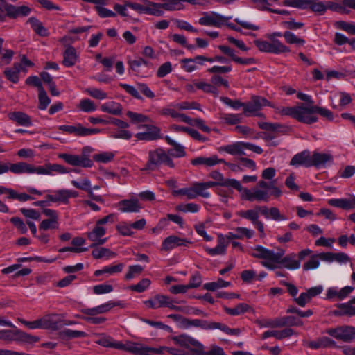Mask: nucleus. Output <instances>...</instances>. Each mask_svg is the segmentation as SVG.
Wrapping results in <instances>:
<instances>
[{"label": "nucleus", "mask_w": 355, "mask_h": 355, "mask_svg": "<svg viewBox=\"0 0 355 355\" xmlns=\"http://www.w3.org/2000/svg\"><path fill=\"white\" fill-rule=\"evenodd\" d=\"M250 254L257 259H261V265L269 270L279 268V265L286 269L293 270L300 268L301 261L297 259L295 253H291L284 257L285 251L278 248L277 252L257 245L252 247Z\"/></svg>", "instance_id": "obj_1"}, {"label": "nucleus", "mask_w": 355, "mask_h": 355, "mask_svg": "<svg viewBox=\"0 0 355 355\" xmlns=\"http://www.w3.org/2000/svg\"><path fill=\"white\" fill-rule=\"evenodd\" d=\"M10 171L15 174L36 173L38 175H53V173L64 174L69 172L63 166L46 163L43 166H35L24 162L17 163H3L0 162V175Z\"/></svg>", "instance_id": "obj_2"}, {"label": "nucleus", "mask_w": 355, "mask_h": 355, "mask_svg": "<svg viewBox=\"0 0 355 355\" xmlns=\"http://www.w3.org/2000/svg\"><path fill=\"white\" fill-rule=\"evenodd\" d=\"M275 113L282 117L290 116L301 123L312 124L318 121L315 114V105H306L302 103L295 106H279L275 107Z\"/></svg>", "instance_id": "obj_3"}, {"label": "nucleus", "mask_w": 355, "mask_h": 355, "mask_svg": "<svg viewBox=\"0 0 355 355\" xmlns=\"http://www.w3.org/2000/svg\"><path fill=\"white\" fill-rule=\"evenodd\" d=\"M96 343L105 347L125 350L135 355L147 354L148 352H158L153 349L146 348L145 345L141 343L127 342L123 344L121 342H116L112 337L107 336H103L96 341Z\"/></svg>", "instance_id": "obj_4"}, {"label": "nucleus", "mask_w": 355, "mask_h": 355, "mask_svg": "<svg viewBox=\"0 0 355 355\" xmlns=\"http://www.w3.org/2000/svg\"><path fill=\"white\" fill-rule=\"evenodd\" d=\"M161 165H165L174 168L175 164L169 156L168 151L162 148H157L148 152V161L143 170L155 171Z\"/></svg>", "instance_id": "obj_5"}, {"label": "nucleus", "mask_w": 355, "mask_h": 355, "mask_svg": "<svg viewBox=\"0 0 355 355\" xmlns=\"http://www.w3.org/2000/svg\"><path fill=\"white\" fill-rule=\"evenodd\" d=\"M174 344L189 349L188 355H204V345L187 334L172 336Z\"/></svg>", "instance_id": "obj_6"}, {"label": "nucleus", "mask_w": 355, "mask_h": 355, "mask_svg": "<svg viewBox=\"0 0 355 355\" xmlns=\"http://www.w3.org/2000/svg\"><path fill=\"white\" fill-rule=\"evenodd\" d=\"M265 106L272 107L275 112V107H279V106L272 104L265 98L259 96H253L249 102L245 103L243 113L248 116H255L264 118V114L260 112V110Z\"/></svg>", "instance_id": "obj_7"}, {"label": "nucleus", "mask_w": 355, "mask_h": 355, "mask_svg": "<svg viewBox=\"0 0 355 355\" xmlns=\"http://www.w3.org/2000/svg\"><path fill=\"white\" fill-rule=\"evenodd\" d=\"M254 44L259 51L274 54H282L290 53L291 49L282 42H277L270 40L265 41L261 40H254Z\"/></svg>", "instance_id": "obj_8"}, {"label": "nucleus", "mask_w": 355, "mask_h": 355, "mask_svg": "<svg viewBox=\"0 0 355 355\" xmlns=\"http://www.w3.org/2000/svg\"><path fill=\"white\" fill-rule=\"evenodd\" d=\"M326 333L333 338L345 343H351L355 339V327L343 325L335 328H329Z\"/></svg>", "instance_id": "obj_9"}, {"label": "nucleus", "mask_w": 355, "mask_h": 355, "mask_svg": "<svg viewBox=\"0 0 355 355\" xmlns=\"http://www.w3.org/2000/svg\"><path fill=\"white\" fill-rule=\"evenodd\" d=\"M78 193L75 190L60 189L55 190L51 194H48L46 199L52 202L67 205L71 198H76Z\"/></svg>", "instance_id": "obj_10"}, {"label": "nucleus", "mask_w": 355, "mask_h": 355, "mask_svg": "<svg viewBox=\"0 0 355 355\" xmlns=\"http://www.w3.org/2000/svg\"><path fill=\"white\" fill-rule=\"evenodd\" d=\"M232 17H226L218 13L212 12L211 13L205 12L198 22L202 26H214L220 28L226 24V21L231 19Z\"/></svg>", "instance_id": "obj_11"}, {"label": "nucleus", "mask_w": 355, "mask_h": 355, "mask_svg": "<svg viewBox=\"0 0 355 355\" xmlns=\"http://www.w3.org/2000/svg\"><path fill=\"white\" fill-rule=\"evenodd\" d=\"M145 128L146 131L138 132L135 137L139 140L153 141L162 137L161 130L157 126L151 124H145L138 126V128Z\"/></svg>", "instance_id": "obj_12"}, {"label": "nucleus", "mask_w": 355, "mask_h": 355, "mask_svg": "<svg viewBox=\"0 0 355 355\" xmlns=\"http://www.w3.org/2000/svg\"><path fill=\"white\" fill-rule=\"evenodd\" d=\"M60 130L66 132L69 134H73L76 136H88L91 135L98 134L101 132V130L98 128H87L83 127L81 124L78 123L75 125H60L58 127Z\"/></svg>", "instance_id": "obj_13"}, {"label": "nucleus", "mask_w": 355, "mask_h": 355, "mask_svg": "<svg viewBox=\"0 0 355 355\" xmlns=\"http://www.w3.org/2000/svg\"><path fill=\"white\" fill-rule=\"evenodd\" d=\"M115 306L123 307V304L121 302H112L109 301L106 303L98 305L93 308H83L80 310L81 313L84 315H96L98 314H103L107 313L112 308Z\"/></svg>", "instance_id": "obj_14"}, {"label": "nucleus", "mask_w": 355, "mask_h": 355, "mask_svg": "<svg viewBox=\"0 0 355 355\" xmlns=\"http://www.w3.org/2000/svg\"><path fill=\"white\" fill-rule=\"evenodd\" d=\"M59 157L63 159L67 164L74 166H82L85 168L91 167L92 161L85 155H76L63 153L59 155Z\"/></svg>", "instance_id": "obj_15"}, {"label": "nucleus", "mask_w": 355, "mask_h": 355, "mask_svg": "<svg viewBox=\"0 0 355 355\" xmlns=\"http://www.w3.org/2000/svg\"><path fill=\"white\" fill-rule=\"evenodd\" d=\"M127 6L135 10L139 14H149L155 16H160V12L157 10V3L148 1H144V3H128Z\"/></svg>", "instance_id": "obj_16"}, {"label": "nucleus", "mask_w": 355, "mask_h": 355, "mask_svg": "<svg viewBox=\"0 0 355 355\" xmlns=\"http://www.w3.org/2000/svg\"><path fill=\"white\" fill-rule=\"evenodd\" d=\"M106 229L105 227H100L96 224L90 232H87L88 239L92 242L90 248L103 245L107 241V238H103Z\"/></svg>", "instance_id": "obj_17"}, {"label": "nucleus", "mask_w": 355, "mask_h": 355, "mask_svg": "<svg viewBox=\"0 0 355 355\" xmlns=\"http://www.w3.org/2000/svg\"><path fill=\"white\" fill-rule=\"evenodd\" d=\"M270 198V193L268 190L254 187L252 189H247L244 200L253 202H268Z\"/></svg>", "instance_id": "obj_18"}, {"label": "nucleus", "mask_w": 355, "mask_h": 355, "mask_svg": "<svg viewBox=\"0 0 355 355\" xmlns=\"http://www.w3.org/2000/svg\"><path fill=\"white\" fill-rule=\"evenodd\" d=\"M346 8L355 10V0L327 1V10L329 9L340 13H347L348 11Z\"/></svg>", "instance_id": "obj_19"}, {"label": "nucleus", "mask_w": 355, "mask_h": 355, "mask_svg": "<svg viewBox=\"0 0 355 355\" xmlns=\"http://www.w3.org/2000/svg\"><path fill=\"white\" fill-rule=\"evenodd\" d=\"M205 62H206V59L203 55H197L193 58H185L180 61L182 68L189 73L197 70L199 66L204 64Z\"/></svg>", "instance_id": "obj_20"}, {"label": "nucleus", "mask_w": 355, "mask_h": 355, "mask_svg": "<svg viewBox=\"0 0 355 355\" xmlns=\"http://www.w3.org/2000/svg\"><path fill=\"white\" fill-rule=\"evenodd\" d=\"M188 243H190V241L186 239L172 235L166 237L163 241L162 244V250L170 251L179 246H186Z\"/></svg>", "instance_id": "obj_21"}, {"label": "nucleus", "mask_w": 355, "mask_h": 355, "mask_svg": "<svg viewBox=\"0 0 355 355\" xmlns=\"http://www.w3.org/2000/svg\"><path fill=\"white\" fill-rule=\"evenodd\" d=\"M57 316L55 314H49L40 318L41 329L53 331L59 329L62 327V320L56 319Z\"/></svg>", "instance_id": "obj_22"}, {"label": "nucleus", "mask_w": 355, "mask_h": 355, "mask_svg": "<svg viewBox=\"0 0 355 355\" xmlns=\"http://www.w3.org/2000/svg\"><path fill=\"white\" fill-rule=\"evenodd\" d=\"M191 163L193 166H205L206 167H212L217 164L225 163L223 159H220L217 155L211 157H197L191 160Z\"/></svg>", "instance_id": "obj_23"}, {"label": "nucleus", "mask_w": 355, "mask_h": 355, "mask_svg": "<svg viewBox=\"0 0 355 355\" xmlns=\"http://www.w3.org/2000/svg\"><path fill=\"white\" fill-rule=\"evenodd\" d=\"M219 152H225L231 155H246L244 148V142L237 141L231 144L220 146Z\"/></svg>", "instance_id": "obj_24"}, {"label": "nucleus", "mask_w": 355, "mask_h": 355, "mask_svg": "<svg viewBox=\"0 0 355 355\" xmlns=\"http://www.w3.org/2000/svg\"><path fill=\"white\" fill-rule=\"evenodd\" d=\"M141 208L137 199L123 200L119 202V210L121 212L137 213Z\"/></svg>", "instance_id": "obj_25"}, {"label": "nucleus", "mask_w": 355, "mask_h": 355, "mask_svg": "<svg viewBox=\"0 0 355 355\" xmlns=\"http://www.w3.org/2000/svg\"><path fill=\"white\" fill-rule=\"evenodd\" d=\"M307 345L309 347L314 349L319 348L339 347L334 340L327 336L320 337L315 340L310 341L308 343Z\"/></svg>", "instance_id": "obj_26"}, {"label": "nucleus", "mask_w": 355, "mask_h": 355, "mask_svg": "<svg viewBox=\"0 0 355 355\" xmlns=\"http://www.w3.org/2000/svg\"><path fill=\"white\" fill-rule=\"evenodd\" d=\"M333 157L329 153L314 152L311 155V166L324 167L327 164L332 162Z\"/></svg>", "instance_id": "obj_27"}, {"label": "nucleus", "mask_w": 355, "mask_h": 355, "mask_svg": "<svg viewBox=\"0 0 355 355\" xmlns=\"http://www.w3.org/2000/svg\"><path fill=\"white\" fill-rule=\"evenodd\" d=\"M228 243L222 234L218 236V244L216 247L211 248L205 247V251L211 256L223 255L226 253Z\"/></svg>", "instance_id": "obj_28"}, {"label": "nucleus", "mask_w": 355, "mask_h": 355, "mask_svg": "<svg viewBox=\"0 0 355 355\" xmlns=\"http://www.w3.org/2000/svg\"><path fill=\"white\" fill-rule=\"evenodd\" d=\"M290 164L295 166H311V155L309 151L304 150L300 153L296 154L291 160Z\"/></svg>", "instance_id": "obj_29"}, {"label": "nucleus", "mask_w": 355, "mask_h": 355, "mask_svg": "<svg viewBox=\"0 0 355 355\" xmlns=\"http://www.w3.org/2000/svg\"><path fill=\"white\" fill-rule=\"evenodd\" d=\"M328 204L343 209H352L355 207V196L349 198L330 199L328 201Z\"/></svg>", "instance_id": "obj_30"}, {"label": "nucleus", "mask_w": 355, "mask_h": 355, "mask_svg": "<svg viewBox=\"0 0 355 355\" xmlns=\"http://www.w3.org/2000/svg\"><path fill=\"white\" fill-rule=\"evenodd\" d=\"M164 139L168 144L173 146L174 148L173 150L171 149V150H168V155L171 158L172 157L180 158V157H184L186 156L185 148L183 146L177 143L175 140L171 139L169 136H166L164 137Z\"/></svg>", "instance_id": "obj_31"}, {"label": "nucleus", "mask_w": 355, "mask_h": 355, "mask_svg": "<svg viewBox=\"0 0 355 355\" xmlns=\"http://www.w3.org/2000/svg\"><path fill=\"white\" fill-rule=\"evenodd\" d=\"M156 8L160 12V16L163 15V10H181L182 6V0H163V3H157Z\"/></svg>", "instance_id": "obj_32"}, {"label": "nucleus", "mask_w": 355, "mask_h": 355, "mask_svg": "<svg viewBox=\"0 0 355 355\" xmlns=\"http://www.w3.org/2000/svg\"><path fill=\"white\" fill-rule=\"evenodd\" d=\"M78 60V55L73 46H68L63 53V64L67 67H72Z\"/></svg>", "instance_id": "obj_33"}, {"label": "nucleus", "mask_w": 355, "mask_h": 355, "mask_svg": "<svg viewBox=\"0 0 355 355\" xmlns=\"http://www.w3.org/2000/svg\"><path fill=\"white\" fill-rule=\"evenodd\" d=\"M157 308L168 307L171 310L184 311V308L173 304V301L168 296L164 295H155Z\"/></svg>", "instance_id": "obj_34"}, {"label": "nucleus", "mask_w": 355, "mask_h": 355, "mask_svg": "<svg viewBox=\"0 0 355 355\" xmlns=\"http://www.w3.org/2000/svg\"><path fill=\"white\" fill-rule=\"evenodd\" d=\"M40 338L38 336H33L22 331L19 329L14 331V339L13 341L21 342L26 344H33L39 341Z\"/></svg>", "instance_id": "obj_35"}, {"label": "nucleus", "mask_w": 355, "mask_h": 355, "mask_svg": "<svg viewBox=\"0 0 355 355\" xmlns=\"http://www.w3.org/2000/svg\"><path fill=\"white\" fill-rule=\"evenodd\" d=\"M10 120L15 121L16 123L24 126H30L32 125L30 116L22 112H13L8 115Z\"/></svg>", "instance_id": "obj_36"}, {"label": "nucleus", "mask_w": 355, "mask_h": 355, "mask_svg": "<svg viewBox=\"0 0 355 355\" xmlns=\"http://www.w3.org/2000/svg\"><path fill=\"white\" fill-rule=\"evenodd\" d=\"M101 110L112 115H121L122 113V105L115 101H108L101 105Z\"/></svg>", "instance_id": "obj_37"}, {"label": "nucleus", "mask_w": 355, "mask_h": 355, "mask_svg": "<svg viewBox=\"0 0 355 355\" xmlns=\"http://www.w3.org/2000/svg\"><path fill=\"white\" fill-rule=\"evenodd\" d=\"M295 334L294 330L291 328H286L281 331H266L262 335V338L266 339L273 336L278 340L290 337Z\"/></svg>", "instance_id": "obj_38"}, {"label": "nucleus", "mask_w": 355, "mask_h": 355, "mask_svg": "<svg viewBox=\"0 0 355 355\" xmlns=\"http://www.w3.org/2000/svg\"><path fill=\"white\" fill-rule=\"evenodd\" d=\"M257 323L261 327L279 328L285 327L283 317L275 319H263L257 320Z\"/></svg>", "instance_id": "obj_39"}, {"label": "nucleus", "mask_w": 355, "mask_h": 355, "mask_svg": "<svg viewBox=\"0 0 355 355\" xmlns=\"http://www.w3.org/2000/svg\"><path fill=\"white\" fill-rule=\"evenodd\" d=\"M146 348L148 349H153L157 350L158 352H148L147 354H140V355H154V354H162L164 351L166 350L167 352L172 355H188V353L184 352L181 349H178L174 347H150L145 345Z\"/></svg>", "instance_id": "obj_40"}, {"label": "nucleus", "mask_w": 355, "mask_h": 355, "mask_svg": "<svg viewBox=\"0 0 355 355\" xmlns=\"http://www.w3.org/2000/svg\"><path fill=\"white\" fill-rule=\"evenodd\" d=\"M124 268L123 263H119L115 266H109L104 267L101 270H97L94 272V275L98 277L103 274L109 275H114L115 273L121 272Z\"/></svg>", "instance_id": "obj_41"}, {"label": "nucleus", "mask_w": 355, "mask_h": 355, "mask_svg": "<svg viewBox=\"0 0 355 355\" xmlns=\"http://www.w3.org/2000/svg\"><path fill=\"white\" fill-rule=\"evenodd\" d=\"M196 87L198 89L203 91L205 93L211 94L214 96L217 97L219 95V92L216 87L212 83H208L205 81H196Z\"/></svg>", "instance_id": "obj_42"}, {"label": "nucleus", "mask_w": 355, "mask_h": 355, "mask_svg": "<svg viewBox=\"0 0 355 355\" xmlns=\"http://www.w3.org/2000/svg\"><path fill=\"white\" fill-rule=\"evenodd\" d=\"M92 254L94 259L110 258L116 257V253L103 247H94Z\"/></svg>", "instance_id": "obj_43"}, {"label": "nucleus", "mask_w": 355, "mask_h": 355, "mask_svg": "<svg viewBox=\"0 0 355 355\" xmlns=\"http://www.w3.org/2000/svg\"><path fill=\"white\" fill-rule=\"evenodd\" d=\"M311 3V0H284L282 1V5L284 6L305 10L309 8L310 3Z\"/></svg>", "instance_id": "obj_44"}, {"label": "nucleus", "mask_w": 355, "mask_h": 355, "mask_svg": "<svg viewBox=\"0 0 355 355\" xmlns=\"http://www.w3.org/2000/svg\"><path fill=\"white\" fill-rule=\"evenodd\" d=\"M231 284L230 282H226L221 278L218 279L216 282H208L203 285L204 289L209 291H216L219 288L227 287Z\"/></svg>", "instance_id": "obj_45"}, {"label": "nucleus", "mask_w": 355, "mask_h": 355, "mask_svg": "<svg viewBox=\"0 0 355 355\" xmlns=\"http://www.w3.org/2000/svg\"><path fill=\"white\" fill-rule=\"evenodd\" d=\"M236 214L239 216L250 220L252 224L259 220V212L257 209V207H255L254 209L242 210L238 211Z\"/></svg>", "instance_id": "obj_46"}, {"label": "nucleus", "mask_w": 355, "mask_h": 355, "mask_svg": "<svg viewBox=\"0 0 355 355\" xmlns=\"http://www.w3.org/2000/svg\"><path fill=\"white\" fill-rule=\"evenodd\" d=\"M222 186L234 188L241 193V198L244 199L247 188H244L239 181L235 179H226L225 183L222 184Z\"/></svg>", "instance_id": "obj_47"}, {"label": "nucleus", "mask_w": 355, "mask_h": 355, "mask_svg": "<svg viewBox=\"0 0 355 355\" xmlns=\"http://www.w3.org/2000/svg\"><path fill=\"white\" fill-rule=\"evenodd\" d=\"M312 3H310L309 8L313 12L322 15L327 11V1H320L318 0H311Z\"/></svg>", "instance_id": "obj_48"}, {"label": "nucleus", "mask_w": 355, "mask_h": 355, "mask_svg": "<svg viewBox=\"0 0 355 355\" xmlns=\"http://www.w3.org/2000/svg\"><path fill=\"white\" fill-rule=\"evenodd\" d=\"M222 121L228 125H237L241 122L242 115L241 114H222Z\"/></svg>", "instance_id": "obj_49"}, {"label": "nucleus", "mask_w": 355, "mask_h": 355, "mask_svg": "<svg viewBox=\"0 0 355 355\" xmlns=\"http://www.w3.org/2000/svg\"><path fill=\"white\" fill-rule=\"evenodd\" d=\"M284 37L286 42L288 44L303 46L305 44V40L304 39L297 37L294 33L288 31L284 33Z\"/></svg>", "instance_id": "obj_50"}, {"label": "nucleus", "mask_w": 355, "mask_h": 355, "mask_svg": "<svg viewBox=\"0 0 355 355\" xmlns=\"http://www.w3.org/2000/svg\"><path fill=\"white\" fill-rule=\"evenodd\" d=\"M249 306L245 303H241L234 308L225 307V312L230 315H239L248 311Z\"/></svg>", "instance_id": "obj_51"}, {"label": "nucleus", "mask_w": 355, "mask_h": 355, "mask_svg": "<svg viewBox=\"0 0 355 355\" xmlns=\"http://www.w3.org/2000/svg\"><path fill=\"white\" fill-rule=\"evenodd\" d=\"M71 184L76 188L87 191L89 195L92 194V184L89 179L83 178L80 181L72 180Z\"/></svg>", "instance_id": "obj_52"}, {"label": "nucleus", "mask_w": 355, "mask_h": 355, "mask_svg": "<svg viewBox=\"0 0 355 355\" xmlns=\"http://www.w3.org/2000/svg\"><path fill=\"white\" fill-rule=\"evenodd\" d=\"M28 22L31 24L33 29L41 36H46L47 31L43 26L42 24L34 17L28 19Z\"/></svg>", "instance_id": "obj_53"}, {"label": "nucleus", "mask_w": 355, "mask_h": 355, "mask_svg": "<svg viewBox=\"0 0 355 355\" xmlns=\"http://www.w3.org/2000/svg\"><path fill=\"white\" fill-rule=\"evenodd\" d=\"M172 194L174 196H186L187 199H195V192L192 185L190 187L182 188L178 190H173Z\"/></svg>", "instance_id": "obj_54"}, {"label": "nucleus", "mask_w": 355, "mask_h": 355, "mask_svg": "<svg viewBox=\"0 0 355 355\" xmlns=\"http://www.w3.org/2000/svg\"><path fill=\"white\" fill-rule=\"evenodd\" d=\"M126 114L134 123H148L151 121L148 116L142 114L128 111Z\"/></svg>", "instance_id": "obj_55"}, {"label": "nucleus", "mask_w": 355, "mask_h": 355, "mask_svg": "<svg viewBox=\"0 0 355 355\" xmlns=\"http://www.w3.org/2000/svg\"><path fill=\"white\" fill-rule=\"evenodd\" d=\"M192 187L194 189L196 198L198 196H202L205 198H208L210 196L203 182H194L192 184Z\"/></svg>", "instance_id": "obj_56"}, {"label": "nucleus", "mask_w": 355, "mask_h": 355, "mask_svg": "<svg viewBox=\"0 0 355 355\" xmlns=\"http://www.w3.org/2000/svg\"><path fill=\"white\" fill-rule=\"evenodd\" d=\"M143 270L144 268L140 265L130 266L128 268L126 274L125 275V279L127 280H130L141 275Z\"/></svg>", "instance_id": "obj_57"}, {"label": "nucleus", "mask_w": 355, "mask_h": 355, "mask_svg": "<svg viewBox=\"0 0 355 355\" xmlns=\"http://www.w3.org/2000/svg\"><path fill=\"white\" fill-rule=\"evenodd\" d=\"M39 99V109L42 110H44L46 109L48 105L51 103V99L47 96V94L44 88H41L40 91H39L38 95Z\"/></svg>", "instance_id": "obj_58"}, {"label": "nucleus", "mask_w": 355, "mask_h": 355, "mask_svg": "<svg viewBox=\"0 0 355 355\" xmlns=\"http://www.w3.org/2000/svg\"><path fill=\"white\" fill-rule=\"evenodd\" d=\"M85 92L92 98L98 100H103L107 98V94L98 88H87L85 89Z\"/></svg>", "instance_id": "obj_59"}, {"label": "nucleus", "mask_w": 355, "mask_h": 355, "mask_svg": "<svg viewBox=\"0 0 355 355\" xmlns=\"http://www.w3.org/2000/svg\"><path fill=\"white\" fill-rule=\"evenodd\" d=\"M338 28H340L350 35H355V24L345 21H338L336 23Z\"/></svg>", "instance_id": "obj_60"}, {"label": "nucleus", "mask_w": 355, "mask_h": 355, "mask_svg": "<svg viewBox=\"0 0 355 355\" xmlns=\"http://www.w3.org/2000/svg\"><path fill=\"white\" fill-rule=\"evenodd\" d=\"M254 6L260 10H268L270 12V6L273 3L277 2L278 0H252Z\"/></svg>", "instance_id": "obj_61"}, {"label": "nucleus", "mask_w": 355, "mask_h": 355, "mask_svg": "<svg viewBox=\"0 0 355 355\" xmlns=\"http://www.w3.org/2000/svg\"><path fill=\"white\" fill-rule=\"evenodd\" d=\"M78 107L82 111L85 112H93L96 110L94 103L89 98L82 99Z\"/></svg>", "instance_id": "obj_62"}, {"label": "nucleus", "mask_w": 355, "mask_h": 355, "mask_svg": "<svg viewBox=\"0 0 355 355\" xmlns=\"http://www.w3.org/2000/svg\"><path fill=\"white\" fill-rule=\"evenodd\" d=\"M150 283L151 282L149 279L144 278L142 279L140 282H139L137 284L132 285L130 288L131 290L134 291L142 293L149 287Z\"/></svg>", "instance_id": "obj_63"}, {"label": "nucleus", "mask_w": 355, "mask_h": 355, "mask_svg": "<svg viewBox=\"0 0 355 355\" xmlns=\"http://www.w3.org/2000/svg\"><path fill=\"white\" fill-rule=\"evenodd\" d=\"M94 159L96 162H101V163H107L111 162L114 158V154L111 152H103L96 155H94L93 157Z\"/></svg>", "instance_id": "obj_64"}]
</instances>
